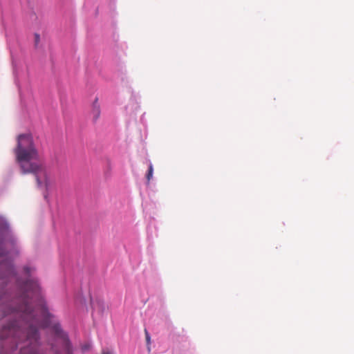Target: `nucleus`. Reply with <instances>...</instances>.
Instances as JSON below:
<instances>
[{"label": "nucleus", "instance_id": "1", "mask_svg": "<svg viewBox=\"0 0 354 354\" xmlns=\"http://www.w3.org/2000/svg\"><path fill=\"white\" fill-rule=\"evenodd\" d=\"M2 278L16 279L21 292L19 297L4 306L3 316L11 315L12 320L0 330V340L10 339L12 351L16 350L21 342L26 346L20 347L21 354H40L38 350L39 328L50 326L54 316L44 306L32 309L28 299H39L40 287L37 280L21 282L16 279L15 268L10 259H0Z\"/></svg>", "mask_w": 354, "mask_h": 354}, {"label": "nucleus", "instance_id": "2", "mask_svg": "<svg viewBox=\"0 0 354 354\" xmlns=\"http://www.w3.org/2000/svg\"><path fill=\"white\" fill-rule=\"evenodd\" d=\"M17 162L24 174H32L39 187L48 185L46 167L42 163L31 162L39 160V154L33 138L30 133L19 134L17 138V146L14 149Z\"/></svg>", "mask_w": 354, "mask_h": 354}, {"label": "nucleus", "instance_id": "3", "mask_svg": "<svg viewBox=\"0 0 354 354\" xmlns=\"http://www.w3.org/2000/svg\"><path fill=\"white\" fill-rule=\"evenodd\" d=\"M53 330L55 333L62 337V342L64 345V350L62 352L57 353L56 354H71V345L68 339L66 338V336L63 334L61 326L59 324L55 323L52 326ZM102 354H110L109 352H103Z\"/></svg>", "mask_w": 354, "mask_h": 354}, {"label": "nucleus", "instance_id": "4", "mask_svg": "<svg viewBox=\"0 0 354 354\" xmlns=\"http://www.w3.org/2000/svg\"><path fill=\"white\" fill-rule=\"evenodd\" d=\"M92 115L93 120L96 121L100 115V107L97 102V98H95L92 105Z\"/></svg>", "mask_w": 354, "mask_h": 354}, {"label": "nucleus", "instance_id": "5", "mask_svg": "<svg viewBox=\"0 0 354 354\" xmlns=\"http://www.w3.org/2000/svg\"><path fill=\"white\" fill-rule=\"evenodd\" d=\"M153 165H152V164L150 163L149 166L147 174L146 175V178H147L148 183H149V181L151 180V179L153 177Z\"/></svg>", "mask_w": 354, "mask_h": 354}, {"label": "nucleus", "instance_id": "6", "mask_svg": "<svg viewBox=\"0 0 354 354\" xmlns=\"http://www.w3.org/2000/svg\"><path fill=\"white\" fill-rule=\"evenodd\" d=\"M33 270V268L28 266H25L24 268V272L26 276H29Z\"/></svg>", "mask_w": 354, "mask_h": 354}, {"label": "nucleus", "instance_id": "7", "mask_svg": "<svg viewBox=\"0 0 354 354\" xmlns=\"http://www.w3.org/2000/svg\"><path fill=\"white\" fill-rule=\"evenodd\" d=\"M34 37H35V46H37L40 41V36L38 33H35Z\"/></svg>", "mask_w": 354, "mask_h": 354}, {"label": "nucleus", "instance_id": "8", "mask_svg": "<svg viewBox=\"0 0 354 354\" xmlns=\"http://www.w3.org/2000/svg\"><path fill=\"white\" fill-rule=\"evenodd\" d=\"M145 335H146V341H147V343L148 345L150 344V341H151V338H150V336H149V333L147 332V330H145Z\"/></svg>", "mask_w": 354, "mask_h": 354}, {"label": "nucleus", "instance_id": "9", "mask_svg": "<svg viewBox=\"0 0 354 354\" xmlns=\"http://www.w3.org/2000/svg\"><path fill=\"white\" fill-rule=\"evenodd\" d=\"M89 349V345H84V346H82V350L83 351H86V350H88Z\"/></svg>", "mask_w": 354, "mask_h": 354}, {"label": "nucleus", "instance_id": "10", "mask_svg": "<svg viewBox=\"0 0 354 354\" xmlns=\"http://www.w3.org/2000/svg\"><path fill=\"white\" fill-rule=\"evenodd\" d=\"M4 300V296L0 297V301H3Z\"/></svg>", "mask_w": 354, "mask_h": 354}, {"label": "nucleus", "instance_id": "11", "mask_svg": "<svg viewBox=\"0 0 354 354\" xmlns=\"http://www.w3.org/2000/svg\"><path fill=\"white\" fill-rule=\"evenodd\" d=\"M1 221H4V220L3 219L2 217H0V222H1Z\"/></svg>", "mask_w": 354, "mask_h": 354}, {"label": "nucleus", "instance_id": "12", "mask_svg": "<svg viewBox=\"0 0 354 354\" xmlns=\"http://www.w3.org/2000/svg\"><path fill=\"white\" fill-rule=\"evenodd\" d=\"M148 351H150V346H148Z\"/></svg>", "mask_w": 354, "mask_h": 354}]
</instances>
